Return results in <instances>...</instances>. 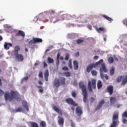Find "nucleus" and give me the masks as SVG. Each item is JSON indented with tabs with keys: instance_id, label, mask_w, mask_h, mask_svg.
Returning a JSON list of instances; mask_svg holds the SVG:
<instances>
[{
	"instance_id": "nucleus-1",
	"label": "nucleus",
	"mask_w": 127,
	"mask_h": 127,
	"mask_svg": "<svg viewBox=\"0 0 127 127\" xmlns=\"http://www.w3.org/2000/svg\"><path fill=\"white\" fill-rule=\"evenodd\" d=\"M10 94L11 96L9 95V92H6L4 93V98L5 101H9L10 102H11L13 101V99L18 101L21 100L20 98V95H19V93H18L17 92L11 91Z\"/></svg>"
},
{
	"instance_id": "nucleus-2",
	"label": "nucleus",
	"mask_w": 127,
	"mask_h": 127,
	"mask_svg": "<svg viewBox=\"0 0 127 127\" xmlns=\"http://www.w3.org/2000/svg\"><path fill=\"white\" fill-rule=\"evenodd\" d=\"M53 84L56 88H59L61 85H66V78L64 77H60L59 78H56Z\"/></svg>"
},
{
	"instance_id": "nucleus-3",
	"label": "nucleus",
	"mask_w": 127,
	"mask_h": 127,
	"mask_svg": "<svg viewBox=\"0 0 127 127\" xmlns=\"http://www.w3.org/2000/svg\"><path fill=\"white\" fill-rule=\"evenodd\" d=\"M80 89H81L83 96V102L86 103L87 102V98L88 97V93L87 92V87L86 85H84L83 82H80L79 84Z\"/></svg>"
},
{
	"instance_id": "nucleus-4",
	"label": "nucleus",
	"mask_w": 127,
	"mask_h": 127,
	"mask_svg": "<svg viewBox=\"0 0 127 127\" xmlns=\"http://www.w3.org/2000/svg\"><path fill=\"white\" fill-rule=\"evenodd\" d=\"M119 113L116 112L113 115L112 123L110 125V127H117V125H119Z\"/></svg>"
},
{
	"instance_id": "nucleus-5",
	"label": "nucleus",
	"mask_w": 127,
	"mask_h": 127,
	"mask_svg": "<svg viewBox=\"0 0 127 127\" xmlns=\"http://www.w3.org/2000/svg\"><path fill=\"white\" fill-rule=\"evenodd\" d=\"M104 60L101 59L98 62H96L95 64L93 63L89 64L88 67L86 68V71L88 72V73H90L93 68H96V67H98V66H99V65H101V64H102Z\"/></svg>"
},
{
	"instance_id": "nucleus-6",
	"label": "nucleus",
	"mask_w": 127,
	"mask_h": 127,
	"mask_svg": "<svg viewBox=\"0 0 127 127\" xmlns=\"http://www.w3.org/2000/svg\"><path fill=\"white\" fill-rule=\"evenodd\" d=\"M96 80L94 79H92L91 80H91H89L88 81V88L89 92H93V89H92V88L94 90H96Z\"/></svg>"
},
{
	"instance_id": "nucleus-7",
	"label": "nucleus",
	"mask_w": 127,
	"mask_h": 127,
	"mask_svg": "<svg viewBox=\"0 0 127 127\" xmlns=\"http://www.w3.org/2000/svg\"><path fill=\"white\" fill-rule=\"evenodd\" d=\"M65 102L68 105H71V106H73V107H78V104L76 103L73 99L71 98H66Z\"/></svg>"
},
{
	"instance_id": "nucleus-8",
	"label": "nucleus",
	"mask_w": 127,
	"mask_h": 127,
	"mask_svg": "<svg viewBox=\"0 0 127 127\" xmlns=\"http://www.w3.org/2000/svg\"><path fill=\"white\" fill-rule=\"evenodd\" d=\"M15 56V60L17 62H22L23 60H24V57L23 55L19 54H17L16 55H14Z\"/></svg>"
},
{
	"instance_id": "nucleus-9",
	"label": "nucleus",
	"mask_w": 127,
	"mask_h": 127,
	"mask_svg": "<svg viewBox=\"0 0 127 127\" xmlns=\"http://www.w3.org/2000/svg\"><path fill=\"white\" fill-rule=\"evenodd\" d=\"M53 110L56 112L57 113H58L60 116H62L63 115V113L62 112V110L59 109L58 108H57V106H54L53 107Z\"/></svg>"
},
{
	"instance_id": "nucleus-10",
	"label": "nucleus",
	"mask_w": 127,
	"mask_h": 127,
	"mask_svg": "<svg viewBox=\"0 0 127 127\" xmlns=\"http://www.w3.org/2000/svg\"><path fill=\"white\" fill-rule=\"evenodd\" d=\"M101 64V67L100 68V73H102V72H105V73H107L108 72V69H107V68L106 67V65H105V64Z\"/></svg>"
},
{
	"instance_id": "nucleus-11",
	"label": "nucleus",
	"mask_w": 127,
	"mask_h": 127,
	"mask_svg": "<svg viewBox=\"0 0 127 127\" xmlns=\"http://www.w3.org/2000/svg\"><path fill=\"white\" fill-rule=\"evenodd\" d=\"M58 119L59 125H60V126H61V127H63V126H64V118H62L60 116H59Z\"/></svg>"
},
{
	"instance_id": "nucleus-12",
	"label": "nucleus",
	"mask_w": 127,
	"mask_h": 127,
	"mask_svg": "<svg viewBox=\"0 0 127 127\" xmlns=\"http://www.w3.org/2000/svg\"><path fill=\"white\" fill-rule=\"evenodd\" d=\"M114 87L112 85H109L107 87V92L109 93V95H113V93H114Z\"/></svg>"
},
{
	"instance_id": "nucleus-13",
	"label": "nucleus",
	"mask_w": 127,
	"mask_h": 127,
	"mask_svg": "<svg viewBox=\"0 0 127 127\" xmlns=\"http://www.w3.org/2000/svg\"><path fill=\"white\" fill-rule=\"evenodd\" d=\"M104 104H105V100H101V101L99 102V104L96 108V110L98 111V110H100Z\"/></svg>"
},
{
	"instance_id": "nucleus-14",
	"label": "nucleus",
	"mask_w": 127,
	"mask_h": 127,
	"mask_svg": "<svg viewBox=\"0 0 127 127\" xmlns=\"http://www.w3.org/2000/svg\"><path fill=\"white\" fill-rule=\"evenodd\" d=\"M12 44L11 43H7V42H5L4 45V49H6V50H8L9 49L10 47H12Z\"/></svg>"
},
{
	"instance_id": "nucleus-15",
	"label": "nucleus",
	"mask_w": 127,
	"mask_h": 127,
	"mask_svg": "<svg viewBox=\"0 0 127 127\" xmlns=\"http://www.w3.org/2000/svg\"><path fill=\"white\" fill-rule=\"evenodd\" d=\"M73 68L74 70H78L79 69V63L76 60L73 61Z\"/></svg>"
},
{
	"instance_id": "nucleus-16",
	"label": "nucleus",
	"mask_w": 127,
	"mask_h": 127,
	"mask_svg": "<svg viewBox=\"0 0 127 127\" xmlns=\"http://www.w3.org/2000/svg\"><path fill=\"white\" fill-rule=\"evenodd\" d=\"M76 113L78 117H80L82 115V108L80 107H77L76 108Z\"/></svg>"
},
{
	"instance_id": "nucleus-17",
	"label": "nucleus",
	"mask_w": 127,
	"mask_h": 127,
	"mask_svg": "<svg viewBox=\"0 0 127 127\" xmlns=\"http://www.w3.org/2000/svg\"><path fill=\"white\" fill-rule=\"evenodd\" d=\"M15 36H22V37H24L25 34L24 32L20 30L15 34Z\"/></svg>"
},
{
	"instance_id": "nucleus-18",
	"label": "nucleus",
	"mask_w": 127,
	"mask_h": 127,
	"mask_svg": "<svg viewBox=\"0 0 127 127\" xmlns=\"http://www.w3.org/2000/svg\"><path fill=\"white\" fill-rule=\"evenodd\" d=\"M20 50V48H19V46H17L15 47L13 52L14 55H15L16 54H18V51Z\"/></svg>"
},
{
	"instance_id": "nucleus-19",
	"label": "nucleus",
	"mask_w": 127,
	"mask_h": 127,
	"mask_svg": "<svg viewBox=\"0 0 127 127\" xmlns=\"http://www.w3.org/2000/svg\"><path fill=\"white\" fill-rule=\"evenodd\" d=\"M96 31L99 33L102 32H106V29L104 27H99V28H96Z\"/></svg>"
},
{
	"instance_id": "nucleus-20",
	"label": "nucleus",
	"mask_w": 127,
	"mask_h": 127,
	"mask_svg": "<svg viewBox=\"0 0 127 127\" xmlns=\"http://www.w3.org/2000/svg\"><path fill=\"white\" fill-rule=\"evenodd\" d=\"M34 41L35 43H40L42 42L43 40L42 39L39 38H34Z\"/></svg>"
},
{
	"instance_id": "nucleus-21",
	"label": "nucleus",
	"mask_w": 127,
	"mask_h": 127,
	"mask_svg": "<svg viewBox=\"0 0 127 127\" xmlns=\"http://www.w3.org/2000/svg\"><path fill=\"white\" fill-rule=\"evenodd\" d=\"M116 102H117V99L115 97L110 98V103L111 105H114Z\"/></svg>"
},
{
	"instance_id": "nucleus-22",
	"label": "nucleus",
	"mask_w": 127,
	"mask_h": 127,
	"mask_svg": "<svg viewBox=\"0 0 127 127\" xmlns=\"http://www.w3.org/2000/svg\"><path fill=\"white\" fill-rule=\"evenodd\" d=\"M115 70H116V68L114 67V66H112V67H111L110 70V75L113 76V75L115 74Z\"/></svg>"
},
{
	"instance_id": "nucleus-23",
	"label": "nucleus",
	"mask_w": 127,
	"mask_h": 127,
	"mask_svg": "<svg viewBox=\"0 0 127 127\" xmlns=\"http://www.w3.org/2000/svg\"><path fill=\"white\" fill-rule=\"evenodd\" d=\"M103 17L105 18V19H107V20H108V21H113V19L112 18L106 15H102Z\"/></svg>"
},
{
	"instance_id": "nucleus-24",
	"label": "nucleus",
	"mask_w": 127,
	"mask_h": 127,
	"mask_svg": "<svg viewBox=\"0 0 127 127\" xmlns=\"http://www.w3.org/2000/svg\"><path fill=\"white\" fill-rule=\"evenodd\" d=\"M100 76L102 79H104V78L105 79H106V80H108V75L107 74L104 75L103 74V72H100Z\"/></svg>"
},
{
	"instance_id": "nucleus-25",
	"label": "nucleus",
	"mask_w": 127,
	"mask_h": 127,
	"mask_svg": "<svg viewBox=\"0 0 127 127\" xmlns=\"http://www.w3.org/2000/svg\"><path fill=\"white\" fill-rule=\"evenodd\" d=\"M60 20H64V17L63 16H60L58 19L54 22V23H56V22H58Z\"/></svg>"
},
{
	"instance_id": "nucleus-26",
	"label": "nucleus",
	"mask_w": 127,
	"mask_h": 127,
	"mask_svg": "<svg viewBox=\"0 0 127 127\" xmlns=\"http://www.w3.org/2000/svg\"><path fill=\"white\" fill-rule=\"evenodd\" d=\"M40 126L41 127H46V123L44 121H42L40 123Z\"/></svg>"
},
{
	"instance_id": "nucleus-27",
	"label": "nucleus",
	"mask_w": 127,
	"mask_h": 127,
	"mask_svg": "<svg viewBox=\"0 0 127 127\" xmlns=\"http://www.w3.org/2000/svg\"><path fill=\"white\" fill-rule=\"evenodd\" d=\"M30 124L32 127H39L38 124L35 122H30Z\"/></svg>"
},
{
	"instance_id": "nucleus-28",
	"label": "nucleus",
	"mask_w": 127,
	"mask_h": 127,
	"mask_svg": "<svg viewBox=\"0 0 127 127\" xmlns=\"http://www.w3.org/2000/svg\"><path fill=\"white\" fill-rule=\"evenodd\" d=\"M103 87V84H102V82H101V80H98L97 83V88L98 89H101Z\"/></svg>"
},
{
	"instance_id": "nucleus-29",
	"label": "nucleus",
	"mask_w": 127,
	"mask_h": 127,
	"mask_svg": "<svg viewBox=\"0 0 127 127\" xmlns=\"http://www.w3.org/2000/svg\"><path fill=\"white\" fill-rule=\"evenodd\" d=\"M47 61L49 64L54 63V60L50 57L48 58Z\"/></svg>"
},
{
	"instance_id": "nucleus-30",
	"label": "nucleus",
	"mask_w": 127,
	"mask_h": 127,
	"mask_svg": "<svg viewBox=\"0 0 127 127\" xmlns=\"http://www.w3.org/2000/svg\"><path fill=\"white\" fill-rule=\"evenodd\" d=\"M68 66L70 69H72L73 66H72V60L69 59L68 61Z\"/></svg>"
},
{
	"instance_id": "nucleus-31",
	"label": "nucleus",
	"mask_w": 127,
	"mask_h": 127,
	"mask_svg": "<svg viewBox=\"0 0 127 127\" xmlns=\"http://www.w3.org/2000/svg\"><path fill=\"white\" fill-rule=\"evenodd\" d=\"M23 111V109L21 107H19L16 110H15V113H21V112H22Z\"/></svg>"
},
{
	"instance_id": "nucleus-32",
	"label": "nucleus",
	"mask_w": 127,
	"mask_h": 127,
	"mask_svg": "<svg viewBox=\"0 0 127 127\" xmlns=\"http://www.w3.org/2000/svg\"><path fill=\"white\" fill-rule=\"evenodd\" d=\"M127 83V74L126 75V78L123 80L122 82V85H126V83Z\"/></svg>"
},
{
	"instance_id": "nucleus-33",
	"label": "nucleus",
	"mask_w": 127,
	"mask_h": 127,
	"mask_svg": "<svg viewBox=\"0 0 127 127\" xmlns=\"http://www.w3.org/2000/svg\"><path fill=\"white\" fill-rule=\"evenodd\" d=\"M108 62L110 64H112V63H114V58L113 57H110L108 58Z\"/></svg>"
},
{
	"instance_id": "nucleus-34",
	"label": "nucleus",
	"mask_w": 127,
	"mask_h": 127,
	"mask_svg": "<svg viewBox=\"0 0 127 127\" xmlns=\"http://www.w3.org/2000/svg\"><path fill=\"white\" fill-rule=\"evenodd\" d=\"M28 44L29 45H32V44H35V42H34V38H33L32 40H30L28 42Z\"/></svg>"
},
{
	"instance_id": "nucleus-35",
	"label": "nucleus",
	"mask_w": 127,
	"mask_h": 127,
	"mask_svg": "<svg viewBox=\"0 0 127 127\" xmlns=\"http://www.w3.org/2000/svg\"><path fill=\"white\" fill-rule=\"evenodd\" d=\"M84 42V40H81L80 39H78L76 40V42L77 44H81V43H82V42Z\"/></svg>"
},
{
	"instance_id": "nucleus-36",
	"label": "nucleus",
	"mask_w": 127,
	"mask_h": 127,
	"mask_svg": "<svg viewBox=\"0 0 127 127\" xmlns=\"http://www.w3.org/2000/svg\"><path fill=\"white\" fill-rule=\"evenodd\" d=\"M49 76V71L48 69H46L44 73V76L45 77H48Z\"/></svg>"
},
{
	"instance_id": "nucleus-37",
	"label": "nucleus",
	"mask_w": 127,
	"mask_h": 127,
	"mask_svg": "<svg viewBox=\"0 0 127 127\" xmlns=\"http://www.w3.org/2000/svg\"><path fill=\"white\" fill-rule=\"evenodd\" d=\"M122 78H123V76H119L117 77V83H120L122 81Z\"/></svg>"
},
{
	"instance_id": "nucleus-38",
	"label": "nucleus",
	"mask_w": 127,
	"mask_h": 127,
	"mask_svg": "<svg viewBox=\"0 0 127 127\" xmlns=\"http://www.w3.org/2000/svg\"><path fill=\"white\" fill-rule=\"evenodd\" d=\"M37 88L39 89V92H40V93H42V92H43V87H42V86H38Z\"/></svg>"
},
{
	"instance_id": "nucleus-39",
	"label": "nucleus",
	"mask_w": 127,
	"mask_h": 127,
	"mask_svg": "<svg viewBox=\"0 0 127 127\" xmlns=\"http://www.w3.org/2000/svg\"><path fill=\"white\" fill-rule=\"evenodd\" d=\"M69 122L70 123V126L71 127H76V125H75V123H73L72 120H69Z\"/></svg>"
},
{
	"instance_id": "nucleus-40",
	"label": "nucleus",
	"mask_w": 127,
	"mask_h": 127,
	"mask_svg": "<svg viewBox=\"0 0 127 127\" xmlns=\"http://www.w3.org/2000/svg\"><path fill=\"white\" fill-rule=\"evenodd\" d=\"M66 77H70L71 76V73L70 72L67 71L64 73Z\"/></svg>"
},
{
	"instance_id": "nucleus-41",
	"label": "nucleus",
	"mask_w": 127,
	"mask_h": 127,
	"mask_svg": "<svg viewBox=\"0 0 127 127\" xmlns=\"http://www.w3.org/2000/svg\"><path fill=\"white\" fill-rule=\"evenodd\" d=\"M122 118H127V111H125L123 113Z\"/></svg>"
},
{
	"instance_id": "nucleus-42",
	"label": "nucleus",
	"mask_w": 127,
	"mask_h": 127,
	"mask_svg": "<svg viewBox=\"0 0 127 127\" xmlns=\"http://www.w3.org/2000/svg\"><path fill=\"white\" fill-rule=\"evenodd\" d=\"M27 80H28V76H26L24 78H22V79L21 80V83H23V82H24V81H26Z\"/></svg>"
},
{
	"instance_id": "nucleus-43",
	"label": "nucleus",
	"mask_w": 127,
	"mask_h": 127,
	"mask_svg": "<svg viewBox=\"0 0 127 127\" xmlns=\"http://www.w3.org/2000/svg\"><path fill=\"white\" fill-rule=\"evenodd\" d=\"M123 24H124V25H126V26H127V18L123 20Z\"/></svg>"
},
{
	"instance_id": "nucleus-44",
	"label": "nucleus",
	"mask_w": 127,
	"mask_h": 127,
	"mask_svg": "<svg viewBox=\"0 0 127 127\" xmlns=\"http://www.w3.org/2000/svg\"><path fill=\"white\" fill-rule=\"evenodd\" d=\"M91 74L93 76H96V75H97V71L96 70H92L91 71Z\"/></svg>"
},
{
	"instance_id": "nucleus-45",
	"label": "nucleus",
	"mask_w": 127,
	"mask_h": 127,
	"mask_svg": "<svg viewBox=\"0 0 127 127\" xmlns=\"http://www.w3.org/2000/svg\"><path fill=\"white\" fill-rule=\"evenodd\" d=\"M63 70H66V71H69V68H68V67L66 66H64L62 68Z\"/></svg>"
},
{
	"instance_id": "nucleus-46",
	"label": "nucleus",
	"mask_w": 127,
	"mask_h": 127,
	"mask_svg": "<svg viewBox=\"0 0 127 127\" xmlns=\"http://www.w3.org/2000/svg\"><path fill=\"white\" fill-rule=\"evenodd\" d=\"M22 105L23 107H25V106H27V102H26V101H22Z\"/></svg>"
},
{
	"instance_id": "nucleus-47",
	"label": "nucleus",
	"mask_w": 127,
	"mask_h": 127,
	"mask_svg": "<svg viewBox=\"0 0 127 127\" xmlns=\"http://www.w3.org/2000/svg\"><path fill=\"white\" fill-rule=\"evenodd\" d=\"M71 95L73 98H76V92L75 91L72 92Z\"/></svg>"
},
{
	"instance_id": "nucleus-48",
	"label": "nucleus",
	"mask_w": 127,
	"mask_h": 127,
	"mask_svg": "<svg viewBox=\"0 0 127 127\" xmlns=\"http://www.w3.org/2000/svg\"><path fill=\"white\" fill-rule=\"evenodd\" d=\"M40 78H43V74L42 73V72H40L39 74Z\"/></svg>"
},
{
	"instance_id": "nucleus-49",
	"label": "nucleus",
	"mask_w": 127,
	"mask_h": 127,
	"mask_svg": "<svg viewBox=\"0 0 127 127\" xmlns=\"http://www.w3.org/2000/svg\"><path fill=\"white\" fill-rule=\"evenodd\" d=\"M4 94V92L3 90L0 89V96H2Z\"/></svg>"
},
{
	"instance_id": "nucleus-50",
	"label": "nucleus",
	"mask_w": 127,
	"mask_h": 127,
	"mask_svg": "<svg viewBox=\"0 0 127 127\" xmlns=\"http://www.w3.org/2000/svg\"><path fill=\"white\" fill-rule=\"evenodd\" d=\"M64 59H65V60L66 61L69 60V55H66L65 56V57Z\"/></svg>"
},
{
	"instance_id": "nucleus-51",
	"label": "nucleus",
	"mask_w": 127,
	"mask_h": 127,
	"mask_svg": "<svg viewBox=\"0 0 127 127\" xmlns=\"http://www.w3.org/2000/svg\"><path fill=\"white\" fill-rule=\"evenodd\" d=\"M24 107H25V109H26V111H27V112L29 111V108H28V105H26L25 106H24Z\"/></svg>"
},
{
	"instance_id": "nucleus-52",
	"label": "nucleus",
	"mask_w": 127,
	"mask_h": 127,
	"mask_svg": "<svg viewBox=\"0 0 127 127\" xmlns=\"http://www.w3.org/2000/svg\"><path fill=\"white\" fill-rule=\"evenodd\" d=\"M90 102L91 103H94V102H95V98L91 97L90 99Z\"/></svg>"
},
{
	"instance_id": "nucleus-53",
	"label": "nucleus",
	"mask_w": 127,
	"mask_h": 127,
	"mask_svg": "<svg viewBox=\"0 0 127 127\" xmlns=\"http://www.w3.org/2000/svg\"><path fill=\"white\" fill-rule=\"evenodd\" d=\"M60 58V53H58L57 57V60H59Z\"/></svg>"
},
{
	"instance_id": "nucleus-54",
	"label": "nucleus",
	"mask_w": 127,
	"mask_h": 127,
	"mask_svg": "<svg viewBox=\"0 0 127 127\" xmlns=\"http://www.w3.org/2000/svg\"><path fill=\"white\" fill-rule=\"evenodd\" d=\"M122 122L124 124H127V120L126 119L123 118Z\"/></svg>"
},
{
	"instance_id": "nucleus-55",
	"label": "nucleus",
	"mask_w": 127,
	"mask_h": 127,
	"mask_svg": "<svg viewBox=\"0 0 127 127\" xmlns=\"http://www.w3.org/2000/svg\"><path fill=\"white\" fill-rule=\"evenodd\" d=\"M87 28H88V29H89L90 30H92V26L91 25H87Z\"/></svg>"
},
{
	"instance_id": "nucleus-56",
	"label": "nucleus",
	"mask_w": 127,
	"mask_h": 127,
	"mask_svg": "<svg viewBox=\"0 0 127 127\" xmlns=\"http://www.w3.org/2000/svg\"><path fill=\"white\" fill-rule=\"evenodd\" d=\"M94 59H95V60H98V59H99V56H94Z\"/></svg>"
},
{
	"instance_id": "nucleus-57",
	"label": "nucleus",
	"mask_w": 127,
	"mask_h": 127,
	"mask_svg": "<svg viewBox=\"0 0 127 127\" xmlns=\"http://www.w3.org/2000/svg\"><path fill=\"white\" fill-rule=\"evenodd\" d=\"M43 64H44V68H45V67H47L48 65L46 62H44Z\"/></svg>"
},
{
	"instance_id": "nucleus-58",
	"label": "nucleus",
	"mask_w": 127,
	"mask_h": 127,
	"mask_svg": "<svg viewBox=\"0 0 127 127\" xmlns=\"http://www.w3.org/2000/svg\"><path fill=\"white\" fill-rule=\"evenodd\" d=\"M50 12L51 13H55V11L54 10H50Z\"/></svg>"
},
{
	"instance_id": "nucleus-59",
	"label": "nucleus",
	"mask_w": 127,
	"mask_h": 127,
	"mask_svg": "<svg viewBox=\"0 0 127 127\" xmlns=\"http://www.w3.org/2000/svg\"><path fill=\"white\" fill-rule=\"evenodd\" d=\"M60 63V62L59 61V60H57V62L56 63L57 66H58L59 65Z\"/></svg>"
},
{
	"instance_id": "nucleus-60",
	"label": "nucleus",
	"mask_w": 127,
	"mask_h": 127,
	"mask_svg": "<svg viewBox=\"0 0 127 127\" xmlns=\"http://www.w3.org/2000/svg\"><path fill=\"white\" fill-rule=\"evenodd\" d=\"M71 110L72 111V112H74V111H75V107H74V106H72L71 107Z\"/></svg>"
},
{
	"instance_id": "nucleus-61",
	"label": "nucleus",
	"mask_w": 127,
	"mask_h": 127,
	"mask_svg": "<svg viewBox=\"0 0 127 127\" xmlns=\"http://www.w3.org/2000/svg\"><path fill=\"white\" fill-rule=\"evenodd\" d=\"M122 106H123L122 104H118L117 106V108H121V107H122Z\"/></svg>"
},
{
	"instance_id": "nucleus-62",
	"label": "nucleus",
	"mask_w": 127,
	"mask_h": 127,
	"mask_svg": "<svg viewBox=\"0 0 127 127\" xmlns=\"http://www.w3.org/2000/svg\"><path fill=\"white\" fill-rule=\"evenodd\" d=\"M45 80L46 82L48 81V76H45Z\"/></svg>"
},
{
	"instance_id": "nucleus-63",
	"label": "nucleus",
	"mask_w": 127,
	"mask_h": 127,
	"mask_svg": "<svg viewBox=\"0 0 127 127\" xmlns=\"http://www.w3.org/2000/svg\"><path fill=\"white\" fill-rule=\"evenodd\" d=\"M38 84H39V85H42L43 84L42 81H41V80H39L38 81Z\"/></svg>"
},
{
	"instance_id": "nucleus-64",
	"label": "nucleus",
	"mask_w": 127,
	"mask_h": 127,
	"mask_svg": "<svg viewBox=\"0 0 127 127\" xmlns=\"http://www.w3.org/2000/svg\"><path fill=\"white\" fill-rule=\"evenodd\" d=\"M106 38H107V37H106V36H104V37H103V40H104V41H107Z\"/></svg>"
}]
</instances>
